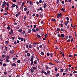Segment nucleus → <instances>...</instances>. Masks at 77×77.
I'll use <instances>...</instances> for the list:
<instances>
[{
  "label": "nucleus",
  "mask_w": 77,
  "mask_h": 77,
  "mask_svg": "<svg viewBox=\"0 0 77 77\" xmlns=\"http://www.w3.org/2000/svg\"><path fill=\"white\" fill-rule=\"evenodd\" d=\"M57 36L58 38H61V37L62 38H64L65 37V35L64 34H62L60 35V34H57Z\"/></svg>",
  "instance_id": "nucleus-1"
},
{
  "label": "nucleus",
  "mask_w": 77,
  "mask_h": 77,
  "mask_svg": "<svg viewBox=\"0 0 77 77\" xmlns=\"http://www.w3.org/2000/svg\"><path fill=\"white\" fill-rule=\"evenodd\" d=\"M6 57L5 58L6 61L7 62H9L10 57L9 56H6Z\"/></svg>",
  "instance_id": "nucleus-2"
},
{
  "label": "nucleus",
  "mask_w": 77,
  "mask_h": 77,
  "mask_svg": "<svg viewBox=\"0 0 77 77\" xmlns=\"http://www.w3.org/2000/svg\"><path fill=\"white\" fill-rule=\"evenodd\" d=\"M14 53V50H12V51H10V53L11 54H12Z\"/></svg>",
  "instance_id": "nucleus-3"
},
{
  "label": "nucleus",
  "mask_w": 77,
  "mask_h": 77,
  "mask_svg": "<svg viewBox=\"0 0 77 77\" xmlns=\"http://www.w3.org/2000/svg\"><path fill=\"white\" fill-rule=\"evenodd\" d=\"M9 7V6H7V7L5 8V9L6 11H8L9 10L8 9Z\"/></svg>",
  "instance_id": "nucleus-4"
},
{
  "label": "nucleus",
  "mask_w": 77,
  "mask_h": 77,
  "mask_svg": "<svg viewBox=\"0 0 77 77\" xmlns=\"http://www.w3.org/2000/svg\"><path fill=\"white\" fill-rule=\"evenodd\" d=\"M33 58H34V57L33 56H31V58L30 61H33Z\"/></svg>",
  "instance_id": "nucleus-5"
},
{
  "label": "nucleus",
  "mask_w": 77,
  "mask_h": 77,
  "mask_svg": "<svg viewBox=\"0 0 77 77\" xmlns=\"http://www.w3.org/2000/svg\"><path fill=\"white\" fill-rule=\"evenodd\" d=\"M32 32V29H29V30H28V32H27V33L28 34H29V33H31V32Z\"/></svg>",
  "instance_id": "nucleus-6"
},
{
  "label": "nucleus",
  "mask_w": 77,
  "mask_h": 77,
  "mask_svg": "<svg viewBox=\"0 0 77 77\" xmlns=\"http://www.w3.org/2000/svg\"><path fill=\"white\" fill-rule=\"evenodd\" d=\"M50 72L49 70H48L47 71V75H49L50 74Z\"/></svg>",
  "instance_id": "nucleus-7"
},
{
  "label": "nucleus",
  "mask_w": 77,
  "mask_h": 77,
  "mask_svg": "<svg viewBox=\"0 0 77 77\" xmlns=\"http://www.w3.org/2000/svg\"><path fill=\"white\" fill-rule=\"evenodd\" d=\"M17 66V64H15L14 63H12V66Z\"/></svg>",
  "instance_id": "nucleus-8"
},
{
  "label": "nucleus",
  "mask_w": 77,
  "mask_h": 77,
  "mask_svg": "<svg viewBox=\"0 0 77 77\" xmlns=\"http://www.w3.org/2000/svg\"><path fill=\"white\" fill-rule=\"evenodd\" d=\"M30 70L31 71V72L32 73H33V72H34V70L33 69H30Z\"/></svg>",
  "instance_id": "nucleus-9"
},
{
  "label": "nucleus",
  "mask_w": 77,
  "mask_h": 77,
  "mask_svg": "<svg viewBox=\"0 0 77 77\" xmlns=\"http://www.w3.org/2000/svg\"><path fill=\"white\" fill-rule=\"evenodd\" d=\"M47 6V5L45 3L44 4V6H43V8H45Z\"/></svg>",
  "instance_id": "nucleus-10"
},
{
  "label": "nucleus",
  "mask_w": 77,
  "mask_h": 77,
  "mask_svg": "<svg viewBox=\"0 0 77 77\" xmlns=\"http://www.w3.org/2000/svg\"><path fill=\"white\" fill-rule=\"evenodd\" d=\"M16 5L15 4H13L12 5H11V7L12 8H14L15 7H16Z\"/></svg>",
  "instance_id": "nucleus-11"
},
{
  "label": "nucleus",
  "mask_w": 77,
  "mask_h": 77,
  "mask_svg": "<svg viewBox=\"0 0 77 77\" xmlns=\"http://www.w3.org/2000/svg\"><path fill=\"white\" fill-rule=\"evenodd\" d=\"M37 63H38V62L36 61V60L34 61V63L35 65Z\"/></svg>",
  "instance_id": "nucleus-12"
},
{
  "label": "nucleus",
  "mask_w": 77,
  "mask_h": 77,
  "mask_svg": "<svg viewBox=\"0 0 77 77\" xmlns=\"http://www.w3.org/2000/svg\"><path fill=\"white\" fill-rule=\"evenodd\" d=\"M11 33L12 34H14V31H13L12 29H11Z\"/></svg>",
  "instance_id": "nucleus-13"
},
{
  "label": "nucleus",
  "mask_w": 77,
  "mask_h": 77,
  "mask_svg": "<svg viewBox=\"0 0 77 77\" xmlns=\"http://www.w3.org/2000/svg\"><path fill=\"white\" fill-rule=\"evenodd\" d=\"M5 51H7L8 48H7L6 46H5Z\"/></svg>",
  "instance_id": "nucleus-14"
},
{
  "label": "nucleus",
  "mask_w": 77,
  "mask_h": 77,
  "mask_svg": "<svg viewBox=\"0 0 77 77\" xmlns=\"http://www.w3.org/2000/svg\"><path fill=\"white\" fill-rule=\"evenodd\" d=\"M43 16V14H40L39 15L40 18H42V16Z\"/></svg>",
  "instance_id": "nucleus-15"
},
{
  "label": "nucleus",
  "mask_w": 77,
  "mask_h": 77,
  "mask_svg": "<svg viewBox=\"0 0 77 77\" xmlns=\"http://www.w3.org/2000/svg\"><path fill=\"white\" fill-rule=\"evenodd\" d=\"M23 29H20L19 30H18V32H22Z\"/></svg>",
  "instance_id": "nucleus-16"
},
{
  "label": "nucleus",
  "mask_w": 77,
  "mask_h": 77,
  "mask_svg": "<svg viewBox=\"0 0 77 77\" xmlns=\"http://www.w3.org/2000/svg\"><path fill=\"white\" fill-rule=\"evenodd\" d=\"M32 30L34 32H36V30H35V28H32Z\"/></svg>",
  "instance_id": "nucleus-17"
},
{
  "label": "nucleus",
  "mask_w": 77,
  "mask_h": 77,
  "mask_svg": "<svg viewBox=\"0 0 77 77\" xmlns=\"http://www.w3.org/2000/svg\"><path fill=\"white\" fill-rule=\"evenodd\" d=\"M49 55H51L50 56L51 57H53V54L52 53H50L49 54Z\"/></svg>",
  "instance_id": "nucleus-18"
},
{
  "label": "nucleus",
  "mask_w": 77,
  "mask_h": 77,
  "mask_svg": "<svg viewBox=\"0 0 77 77\" xmlns=\"http://www.w3.org/2000/svg\"><path fill=\"white\" fill-rule=\"evenodd\" d=\"M37 36L38 37V38L41 39V36L39 35L38 34H37Z\"/></svg>",
  "instance_id": "nucleus-19"
},
{
  "label": "nucleus",
  "mask_w": 77,
  "mask_h": 77,
  "mask_svg": "<svg viewBox=\"0 0 77 77\" xmlns=\"http://www.w3.org/2000/svg\"><path fill=\"white\" fill-rule=\"evenodd\" d=\"M2 7L3 8H4L5 7V5L2 4Z\"/></svg>",
  "instance_id": "nucleus-20"
},
{
  "label": "nucleus",
  "mask_w": 77,
  "mask_h": 77,
  "mask_svg": "<svg viewBox=\"0 0 77 77\" xmlns=\"http://www.w3.org/2000/svg\"><path fill=\"white\" fill-rule=\"evenodd\" d=\"M57 30L58 32H59L60 31V28H57Z\"/></svg>",
  "instance_id": "nucleus-21"
},
{
  "label": "nucleus",
  "mask_w": 77,
  "mask_h": 77,
  "mask_svg": "<svg viewBox=\"0 0 77 77\" xmlns=\"http://www.w3.org/2000/svg\"><path fill=\"white\" fill-rule=\"evenodd\" d=\"M51 21H53V22H56V20L55 19H52L51 20Z\"/></svg>",
  "instance_id": "nucleus-22"
},
{
  "label": "nucleus",
  "mask_w": 77,
  "mask_h": 77,
  "mask_svg": "<svg viewBox=\"0 0 77 77\" xmlns=\"http://www.w3.org/2000/svg\"><path fill=\"white\" fill-rule=\"evenodd\" d=\"M6 3H7L5 1L3 3V5H6Z\"/></svg>",
  "instance_id": "nucleus-23"
},
{
  "label": "nucleus",
  "mask_w": 77,
  "mask_h": 77,
  "mask_svg": "<svg viewBox=\"0 0 77 77\" xmlns=\"http://www.w3.org/2000/svg\"><path fill=\"white\" fill-rule=\"evenodd\" d=\"M39 10H40L41 11H43V9H42V7H40Z\"/></svg>",
  "instance_id": "nucleus-24"
},
{
  "label": "nucleus",
  "mask_w": 77,
  "mask_h": 77,
  "mask_svg": "<svg viewBox=\"0 0 77 77\" xmlns=\"http://www.w3.org/2000/svg\"><path fill=\"white\" fill-rule=\"evenodd\" d=\"M45 68L46 70H48L49 69L48 67V66H47L46 65Z\"/></svg>",
  "instance_id": "nucleus-25"
},
{
  "label": "nucleus",
  "mask_w": 77,
  "mask_h": 77,
  "mask_svg": "<svg viewBox=\"0 0 77 77\" xmlns=\"http://www.w3.org/2000/svg\"><path fill=\"white\" fill-rule=\"evenodd\" d=\"M11 38L12 40H14L15 38V37H11Z\"/></svg>",
  "instance_id": "nucleus-26"
},
{
  "label": "nucleus",
  "mask_w": 77,
  "mask_h": 77,
  "mask_svg": "<svg viewBox=\"0 0 77 77\" xmlns=\"http://www.w3.org/2000/svg\"><path fill=\"white\" fill-rule=\"evenodd\" d=\"M7 6H9V5L8 2H7L6 4Z\"/></svg>",
  "instance_id": "nucleus-27"
},
{
  "label": "nucleus",
  "mask_w": 77,
  "mask_h": 77,
  "mask_svg": "<svg viewBox=\"0 0 77 77\" xmlns=\"http://www.w3.org/2000/svg\"><path fill=\"white\" fill-rule=\"evenodd\" d=\"M11 28V27L10 26H8L7 27V29H8L9 30Z\"/></svg>",
  "instance_id": "nucleus-28"
},
{
  "label": "nucleus",
  "mask_w": 77,
  "mask_h": 77,
  "mask_svg": "<svg viewBox=\"0 0 77 77\" xmlns=\"http://www.w3.org/2000/svg\"><path fill=\"white\" fill-rule=\"evenodd\" d=\"M27 9V7H25L24 8V10L25 11H26Z\"/></svg>",
  "instance_id": "nucleus-29"
},
{
  "label": "nucleus",
  "mask_w": 77,
  "mask_h": 77,
  "mask_svg": "<svg viewBox=\"0 0 77 77\" xmlns=\"http://www.w3.org/2000/svg\"><path fill=\"white\" fill-rule=\"evenodd\" d=\"M55 61L56 63H60V62L58 60H55Z\"/></svg>",
  "instance_id": "nucleus-30"
},
{
  "label": "nucleus",
  "mask_w": 77,
  "mask_h": 77,
  "mask_svg": "<svg viewBox=\"0 0 77 77\" xmlns=\"http://www.w3.org/2000/svg\"><path fill=\"white\" fill-rule=\"evenodd\" d=\"M29 48H32V45H29Z\"/></svg>",
  "instance_id": "nucleus-31"
},
{
  "label": "nucleus",
  "mask_w": 77,
  "mask_h": 77,
  "mask_svg": "<svg viewBox=\"0 0 77 77\" xmlns=\"http://www.w3.org/2000/svg\"><path fill=\"white\" fill-rule=\"evenodd\" d=\"M9 43V41H8V40H7V41H6V43L7 44H8Z\"/></svg>",
  "instance_id": "nucleus-32"
},
{
  "label": "nucleus",
  "mask_w": 77,
  "mask_h": 77,
  "mask_svg": "<svg viewBox=\"0 0 77 77\" xmlns=\"http://www.w3.org/2000/svg\"><path fill=\"white\" fill-rule=\"evenodd\" d=\"M26 18H27V17H26V16L25 15L24 17V20H25L26 19Z\"/></svg>",
  "instance_id": "nucleus-33"
},
{
  "label": "nucleus",
  "mask_w": 77,
  "mask_h": 77,
  "mask_svg": "<svg viewBox=\"0 0 77 77\" xmlns=\"http://www.w3.org/2000/svg\"><path fill=\"white\" fill-rule=\"evenodd\" d=\"M30 53H28L27 54V57H29L30 56Z\"/></svg>",
  "instance_id": "nucleus-34"
},
{
  "label": "nucleus",
  "mask_w": 77,
  "mask_h": 77,
  "mask_svg": "<svg viewBox=\"0 0 77 77\" xmlns=\"http://www.w3.org/2000/svg\"><path fill=\"white\" fill-rule=\"evenodd\" d=\"M20 16V14H17L15 15V16L16 17H17L18 16Z\"/></svg>",
  "instance_id": "nucleus-35"
},
{
  "label": "nucleus",
  "mask_w": 77,
  "mask_h": 77,
  "mask_svg": "<svg viewBox=\"0 0 77 77\" xmlns=\"http://www.w3.org/2000/svg\"><path fill=\"white\" fill-rule=\"evenodd\" d=\"M25 4V2H23L22 4V6H24V5Z\"/></svg>",
  "instance_id": "nucleus-36"
},
{
  "label": "nucleus",
  "mask_w": 77,
  "mask_h": 77,
  "mask_svg": "<svg viewBox=\"0 0 77 77\" xmlns=\"http://www.w3.org/2000/svg\"><path fill=\"white\" fill-rule=\"evenodd\" d=\"M17 2L18 3V4L19 5H20V4H21L22 3L21 2Z\"/></svg>",
  "instance_id": "nucleus-37"
},
{
  "label": "nucleus",
  "mask_w": 77,
  "mask_h": 77,
  "mask_svg": "<svg viewBox=\"0 0 77 77\" xmlns=\"http://www.w3.org/2000/svg\"><path fill=\"white\" fill-rule=\"evenodd\" d=\"M63 69H61L60 70V72H63Z\"/></svg>",
  "instance_id": "nucleus-38"
},
{
  "label": "nucleus",
  "mask_w": 77,
  "mask_h": 77,
  "mask_svg": "<svg viewBox=\"0 0 77 77\" xmlns=\"http://www.w3.org/2000/svg\"><path fill=\"white\" fill-rule=\"evenodd\" d=\"M32 69H33L36 70V68L35 67H32Z\"/></svg>",
  "instance_id": "nucleus-39"
},
{
  "label": "nucleus",
  "mask_w": 77,
  "mask_h": 77,
  "mask_svg": "<svg viewBox=\"0 0 77 77\" xmlns=\"http://www.w3.org/2000/svg\"><path fill=\"white\" fill-rule=\"evenodd\" d=\"M35 30L36 31H39V28H37Z\"/></svg>",
  "instance_id": "nucleus-40"
},
{
  "label": "nucleus",
  "mask_w": 77,
  "mask_h": 77,
  "mask_svg": "<svg viewBox=\"0 0 77 77\" xmlns=\"http://www.w3.org/2000/svg\"><path fill=\"white\" fill-rule=\"evenodd\" d=\"M14 44L15 45H17V42L16 41H15V42H14Z\"/></svg>",
  "instance_id": "nucleus-41"
},
{
  "label": "nucleus",
  "mask_w": 77,
  "mask_h": 77,
  "mask_svg": "<svg viewBox=\"0 0 77 77\" xmlns=\"http://www.w3.org/2000/svg\"><path fill=\"white\" fill-rule=\"evenodd\" d=\"M60 25H60V26H61V27H63V23H61L60 24Z\"/></svg>",
  "instance_id": "nucleus-42"
},
{
  "label": "nucleus",
  "mask_w": 77,
  "mask_h": 77,
  "mask_svg": "<svg viewBox=\"0 0 77 77\" xmlns=\"http://www.w3.org/2000/svg\"><path fill=\"white\" fill-rule=\"evenodd\" d=\"M2 58H4L6 57V56L5 55H2Z\"/></svg>",
  "instance_id": "nucleus-43"
},
{
  "label": "nucleus",
  "mask_w": 77,
  "mask_h": 77,
  "mask_svg": "<svg viewBox=\"0 0 77 77\" xmlns=\"http://www.w3.org/2000/svg\"><path fill=\"white\" fill-rule=\"evenodd\" d=\"M14 24L15 25H17V23L16 22H15L14 23Z\"/></svg>",
  "instance_id": "nucleus-44"
},
{
  "label": "nucleus",
  "mask_w": 77,
  "mask_h": 77,
  "mask_svg": "<svg viewBox=\"0 0 77 77\" xmlns=\"http://www.w3.org/2000/svg\"><path fill=\"white\" fill-rule=\"evenodd\" d=\"M33 61H31V65H33Z\"/></svg>",
  "instance_id": "nucleus-45"
},
{
  "label": "nucleus",
  "mask_w": 77,
  "mask_h": 77,
  "mask_svg": "<svg viewBox=\"0 0 77 77\" xmlns=\"http://www.w3.org/2000/svg\"><path fill=\"white\" fill-rule=\"evenodd\" d=\"M71 41L70 40V39H69V40H68L67 41V42H69Z\"/></svg>",
  "instance_id": "nucleus-46"
},
{
  "label": "nucleus",
  "mask_w": 77,
  "mask_h": 77,
  "mask_svg": "<svg viewBox=\"0 0 77 77\" xmlns=\"http://www.w3.org/2000/svg\"><path fill=\"white\" fill-rule=\"evenodd\" d=\"M17 58H14L12 59L13 60H17Z\"/></svg>",
  "instance_id": "nucleus-47"
},
{
  "label": "nucleus",
  "mask_w": 77,
  "mask_h": 77,
  "mask_svg": "<svg viewBox=\"0 0 77 77\" xmlns=\"http://www.w3.org/2000/svg\"><path fill=\"white\" fill-rule=\"evenodd\" d=\"M33 44L35 45H38V43H33Z\"/></svg>",
  "instance_id": "nucleus-48"
},
{
  "label": "nucleus",
  "mask_w": 77,
  "mask_h": 77,
  "mask_svg": "<svg viewBox=\"0 0 77 77\" xmlns=\"http://www.w3.org/2000/svg\"><path fill=\"white\" fill-rule=\"evenodd\" d=\"M17 63H20V60H17Z\"/></svg>",
  "instance_id": "nucleus-49"
},
{
  "label": "nucleus",
  "mask_w": 77,
  "mask_h": 77,
  "mask_svg": "<svg viewBox=\"0 0 77 77\" xmlns=\"http://www.w3.org/2000/svg\"><path fill=\"white\" fill-rule=\"evenodd\" d=\"M73 73H74V74L75 73H77V72L76 71H75L73 72Z\"/></svg>",
  "instance_id": "nucleus-50"
},
{
  "label": "nucleus",
  "mask_w": 77,
  "mask_h": 77,
  "mask_svg": "<svg viewBox=\"0 0 77 77\" xmlns=\"http://www.w3.org/2000/svg\"><path fill=\"white\" fill-rule=\"evenodd\" d=\"M41 54L42 55H44V53L43 52H42L41 53Z\"/></svg>",
  "instance_id": "nucleus-51"
},
{
  "label": "nucleus",
  "mask_w": 77,
  "mask_h": 77,
  "mask_svg": "<svg viewBox=\"0 0 77 77\" xmlns=\"http://www.w3.org/2000/svg\"><path fill=\"white\" fill-rule=\"evenodd\" d=\"M59 17H60V16L59 15V14H57V18H59Z\"/></svg>",
  "instance_id": "nucleus-52"
},
{
  "label": "nucleus",
  "mask_w": 77,
  "mask_h": 77,
  "mask_svg": "<svg viewBox=\"0 0 77 77\" xmlns=\"http://www.w3.org/2000/svg\"><path fill=\"white\" fill-rule=\"evenodd\" d=\"M39 2L40 3H41L42 2V0H39Z\"/></svg>",
  "instance_id": "nucleus-53"
},
{
  "label": "nucleus",
  "mask_w": 77,
  "mask_h": 77,
  "mask_svg": "<svg viewBox=\"0 0 77 77\" xmlns=\"http://www.w3.org/2000/svg\"><path fill=\"white\" fill-rule=\"evenodd\" d=\"M44 70H42V72H41V73L42 74H43L44 73Z\"/></svg>",
  "instance_id": "nucleus-54"
},
{
  "label": "nucleus",
  "mask_w": 77,
  "mask_h": 77,
  "mask_svg": "<svg viewBox=\"0 0 77 77\" xmlns=\"http://www.w3.org/2000/svg\"><path fill=\"white\" fill-rule=\"evenodd\" d=\"M7 66V65H6V64H5V63H4V64H3V66Z\"/></svg>",
  "instance_id": "nucleus-55"
},
{
  "label": "nucleus",
  "mask_w": 77,
  "mask_h": 77,
  "mask_svg": "<svg viewBox=\"0 0 77 77\" xmlns=\"http://www.w3.org/2000/svg\"><path fill=\"white\" fill-rule=\"evenodd\" d=\"M26 48H28V45H27V44H26Z\"/></svg>",
  "instance_id": "nucleus-56"
},
{
  "label": "nucleus",
  "mask_w": 77,
  "mask_h": 77,
  "mask_svg": "<svg viewBox=\"0 0 77 77\" xmlns=\"http://www.w3.org/2000/svg\"><path fill=\"white\" fill-rule=\"evenodd\" d=\"M3 61V60L2 59H0V61L2 62Z\"/></svg>",
  "instance_id": "nucleus-57"
},
{
  "label": "nucleus",
  "mask_w": 77,
  "mask_h": 77,
  "mask_svg": "<svg viewBox=\"0 0 77 77\" xmlns=\"http://www.w3.org/2000/svg\"><path fill=\"white\" fill-rule=\"evenodd\" d=\"M61 11L63 12H64V10L63 8H62L61 9Z\"/></svg>",
  "instance_id": "nucleus-58"
},
{
  "label": "nucleus",
  "mask_w": 77,
  "mask_h": 77,
  "mask_svg": "<svg viewBox=\"0 0 77 77\" xmlns=\"http://www.w3.org/2000/svg\"><path fill=\"white\" fill-rule=\"evenodd\" d=\"M62 15V14L61 13H60V14H59V17H61Z\"/></svg>",
  "instance_id": "nucleus-59"
},
{
  "label": "nucleus",
  "mask_w": 77,
  "mask_h": 77,
  "mask_svg": "<svg viewBox=\"0 0 77 77\" xmlns=\"http://www.w3.org/2000/svg\"><path fill=\"white\" fill-rule=\"evenodd\" d=\"M4 73L5 75H6L7 74V72H4Z\"/></svg>",
  "instance_id": "nucleus-60"
},
{
  "label": "nucleus",
  "mask_w": 77,
  "mask_h": 77,
  "mask_svg": "<svg viewBox=\"0 0 77 77\" xmlns=\"http://www.w3.org/2000/svg\"><path fill=\"white\" fill-rule=\"evenodd\" d=\"M64 3H65V2L64 1H62L61 2V3L62 4H64Z\"/></svg>",
  "instance_id": "nucleus-61"
},
{
  "label": "nucleus",
  "mask_w": 77,
  "mask_h": 77,
  "mask_svg": "<svg viewBox=\"0 0 77 77\" xmlns=\"http://www.w3.org/2000/svg\"><path fill=\"white\" fill-rule=\"evenodd\" d=\"M59 73H57L56 75L57 77H58L59 76Z\"/></svg>",
  "instance_id": "nucleus-62"
},
{
  "label": "nucleus",
  "mask_w": 77,
  "mask_h": 77,
  "mask_svg": "<svg viewBox=\"0 0 77 77\" xmlns=\"http://www.w3.org/2000/svg\"><path fill=\"white\" fill-rule=\"evenodd\" d=\"M37 60L38 61V62L39 63V59L38 58H37Z\"/></svg>",
  "instance_id": "nucleus-63"
},
{
  "label": "nucleus",
  "mask_w": 77,
  "mask_h": 77,
  "mask_svg": "<svg viewBox=\"0 0 77 77\" xmlns=\"http://www.w3.org/2000/svg\"><path fill=\"white\" fill-rule=\"evenodd\" d=\"M69 57H72V55H69Z\"/></svg>",
  "instance_id": "nucleus-64"
}]
</instances>
